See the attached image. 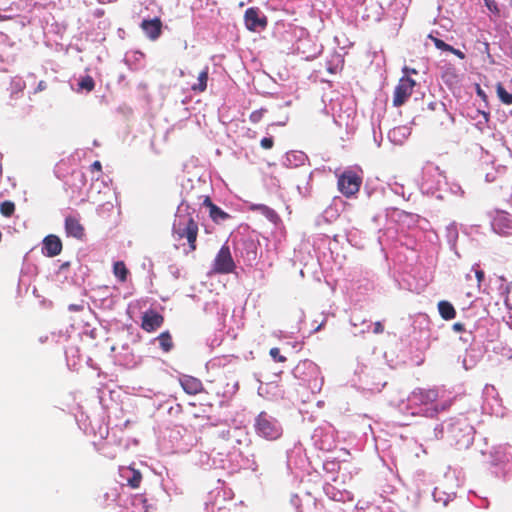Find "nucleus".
<instances>
[{
  "instance_id": "1",
  "label": "nucleus",
  "mask_w": 512,
  "mask_h": 512,
  "mask_svg": "<svg viewBox=\"0 0 512 512\" xmlns=\"http://www.w3.org/2000/svg\"><path fill=\"white\" fill-rule=\"evenodd\" d=\"M198 223L194 220L189 207L178 209L172 226V233L176 240L186 239L189 251L193 252L197 248Z\"/></svg>"
},
{
  "instance_id": "2",
  "label": "nucleus",
  "mask_w": 512,
  "mask_h": 512,
  "mask_svg": "<svg viewBox=\"0 0 512 512\" xmlns=\"http://www.w3.org/2000/svg\"><path fill=\"white\" fill-rule=\"evenodd\" d=\"M254 428L258 436L269 441L279 439L283 432L279 422L264 411L256 417Z\"/></svg>"
},
{
  "instance_id": "3",
  "label": "nucleus",
  "mask_w": 512,
  "mask_h": 512,
  "mask_svg": "<svg viewBox=\"0 0 512 512\" xmlns=\"http://www.w3.org/2000/svg\"><path fill=\"white\" fill-rule=\"evenodd\" d=\"M362 184V178L352 170L344 171L338 178V189L346 197L358 193Z\"/></svg>"
},
{
  "instance_id": "4",
  "label": "nucleus",
  "mask_w": 512,
  "mask_h": 512,
  "mask_svg": "<svg viewBox=\"0 0 512 512\" xmlns=\"http://www.w3.org/2000/svg\"><path fill=\"white\" fill-rule=\"evenodd\" d=\"M236 268L230 248L228 245H223L218 251L214 262L213 271L217 274H230Z\"/></svg>"
},
{
  "instance_id": "5",
  "label": "nucleus",
  "mask_w": 512,
  "mask_h": 512,
  "mask_svg": "<svg viewBox=\"0 0 512 512\" xmlns=\"http://www.w3.org/2000/svg\"><path fill=\"white\" fill-rule=\"evenodd\" d=\"M415 85V80L408 76L400 78L394 89L393 106L401 107L404 105L412 95Z\"/></svg>"
},
{
  "instance_id": "6",
  "label": "nucleus",
  "mask_w": 512,
  "mask_h": 512,
  "mask_svg": "<svg viewBox=\"0 0 512 512\" xmlns=\"http://www.w3.org/2000/svg\"><path fill=\"white\" fill-rule=\"evenodd\" d=\"M164 317L153 309L143 313L141 328L146 332H153L162 326Z\"/></svg>"
},
{
  "instance_id": "7",
  "label": "nucleus",
  "mask_w": 512,
  "mask_h": 512,
  "mask_svg": "<svg viewBox=\"0 0 512 512\" xmlns=\"http://www.w3.org/2000/svg\"><path fill=\"white\" fill-rule=\"evenodd\" d=\"M437 389L417 388L411 394V401L417 405L427 406L433 404L438 399Z\"/></svg>"
},
{
  "instance_id": "8",
  "label": "nucleus",
  "mask_w": 512,
  "mask_h": 512,
  "mask_svg": "<svg viewBox=\"0 0 512 512\" xmlns=\"http://www.w3.org/2000/svg\"><path fill=\"white\" fill-rule=\"evenodd\" d=\"M162 26L163 24L159 17H155L154 19L150 20L145 19L140 24V27L143 30L144 34L151 41H156L161 36Z\"/></svg>"
},
{
  "instance_id": "9",
  "label": "nucleus",
  "mask_w": 512,
  "mask_h": 512,
  "mask_svg": "<svg viewBox=\"0 0 512 512\" xmlns=\"http://www.w3.org/2000/svg\"><path fill=\"white\" fill-rule=\"evenodd\" d=\"M65 232L67 236L82 240L85 237V228L80 223L79 218L75 216H67L65 218Z\"/></svg>"
},
{
  "instance_id": "10",
  "label": "nucleus",
  "mask_w": 512,
  "mask_h": 512,
  "mask_svg": "<svg viewBox=\"0 0 512 512\" xmlns=\"http://www.w3.org/2000/svg\"><path fill=\"white\" fill-rule=\"evenodd\" d=\"M245 24L251 31H256L258 28H265L267 25L266 17H260L258 9L248 8L245 12Z\"/></svg>"
},
{
  "instance_id": "11",
  "label": "nucleus",
  "mask_w": 512,
  "mask_h": 512,
  "mask_svg": "<svg viewBox=\"0 0 512 512\" xmlns=\"http://www.w3.org/2000/svg\"><path fill=\"white\" fill-rule=\"evenodd\" d=\"M179 381L183 390L189 395H196L203 391V384L198 378L183 375Z\"/></svg>"
},
{
  "instance_id": "12",
  "label": "nucleus",
  "mask_w": 512,
  "mask_h": 512,
  "mask_svg": "<svg viewBox=\"0 0 512 512\" xmlns=\"http://www.w3.org/2000/svg\"><path fill=\"white\" fill-rule=\"evenodd\" d=\"M43 250L48 257H55L62 251V242L56 235H48L43 240Z\"/></svg>"
},
{
  "instance_id": "13",
  "label": "nucleus",
  "mask_w": 512,
  "mask_h": 512,
  "mask_svg": "<svg viewBox=\"0 0 512 512\" xmlns=\"http://www.w3.org/2000/svg\"><path fill=\"white\" fill-rule=\"evenodd\" d=\"M203 205L209 209V216L215 223H219L230 218V215L215 205L209 196L205 197Z\"/></svg>"
},
{
  "instance_id": "14",
  "label": "nucleus",
  "mask_w": 512,
  "mask_h": 512,
  "mask_svg": "<svg viewBox=\"0 0 512 512\" xmlns=\"http://www.w3.org/2000/svg\"><path fill=\"white\" fill-rule=\"evenodd\" d=\"M209 75V67L206 66L198 75L197 83L191 86V90L197 93H202L207 89Z\"/></svg>"
},
{
  "instance_id": "15",
  "label": "nucleus",
  "mask_w": 512,
  "mask_h": 512,
  "mask_svg": "<svg viewBox=\"0 0 512 512\" xmlns=\"http://www.w3.org/2000/svg\"><path fill=\"white\" fill-rule=\"evenodd\" d=\"M438 311L444 320H452L456 316V310L453 305L445 300L438 303Z\"/></svg>"
},
{
  "instance_id": "16",
  "label": "nucleus",
  "mask_w": 512,
  "mask_h": 512,
  "mask_svg": "<svg viewBox=\"0 0 512 512\" xmlns=\"http://www.w3.org/2000/svg\"><path fill=\"white\" fill-rule=\"evenodd\" d=\"M250 209L252 211H259L262 215H264L271 222H276L279 219L278 214L272 208L268 207L264 204H253Z\"/></svg>"
},
{
  "instance_id": "17",
  "label": "nucleus",
  "mask_w": 512,
  "mask_h": 512,
  "mask_svg": "<svg viewBox=\"0 0 512 512\" xmlns=\"http://www.w3.org/2000/svg\"><path fill=\"white\" fill-rule=\"evenodd\" d=\"M453 401L451 399L445 400L440 404H436L431 408L425 410V416L435 418L440 412L447 411L452 406Z\"/></svg>"
},
{
  "instance_id": "18",
  "label": "nucleus",
  "mask_w": 512,
  "mask_h": 512,
  "mask_svg": "<svg viewBox=\"0 0 512 512\" xmlns=\"http://www.w3.org/2000/svg\"><path fill=\"white\" fill-rule=\"evenodd\" d=\"M113 274L120 282H126L129 270L123 261H116L113 264Z\"/></svg>"
},
{
  "instance_id": "19",
  "label": "nucleus",
  "mask_w": 512,
  "mask_h": 512,
  "mask_svg": "<svg viewBox=\"0 0 512 512\" xmlns=\"http://www.w3.org/2000/svg\"><path fill=\"white\" fill-rule=\"evenodd\" d=\"M158 341L161 349L164 352H169L173 348V340L169 332H162L158 336Z\"/></svg>"
},
{
  "instance_id": "20",
  "label": "nucleus",
  "mask_w": 512,
  "mask_h": 512,
  "mask_svg": "<svg viewBox=\"0 0 512 512\" xmlns=\"http://www.w3.org/2000/svg\"><path fill=\"white\" fill-rule=\"evenodd\" d=\"M496 92L502 103L507 105L512 104V93L507 92L501 83L496 85Z\"/></svg>"
},
{
  "instance_id": "21",
  "label": "nucleus",
  "mask_w": 512,
  "mask_h": 512,
  "mask_svg": "<svg viewBox=\"0 0 512 512\" xmlns=\"http://www.w3.org/2000/svg\"><path fill=\"white\" fill-rule=\"evenodd\" d=\"M129 470L131 471L132 476L127 480L128 485L133 489H137L142 481V474L139 470L131 467L129 468Z\"/></svg>"
},
{
  "instance_id": "22",
  "label": "nucleus",
  "mask_w": 512,
  "mask_h": 512,
  "mask_svg": "<svg viewBox=\"0 0 512 512\" xmlns=\"http://www.w3.org/2000/svg\"><path fill=\"white\" fill-rule=\"evenodd\" d=\"M15 212V204L12 201H4L0 204V213L5 217H11Z\"/></svg>"
},
{
  "instance_id": "23",
  "label": "nucleus",
  "mask_w": 512,
  "mask_h": 512,
  "mask_svg": "<svg viewBox=\"0 0 512 512\" xmlns=\"http://www.w3.org/2000/svg\"><path fill=\"white\" fill-rule=\"evenodd\" d=\"M79 87L88 92L92 91L95 87L94 79L89 75L83 77L79 82Z\"/></svg>"
},
{
  "instance_id": "24",
  "label": "nucleus",
  "mask_w": 512,
  "mask_h": 512,
  "mask_svg": "<svg viewBox=\"0 0 512 512\" xmlns=\"http://www.w3.org/2000/svg\"><path fill=\"white\" fill-rule=\"evenodd\" d=\"M429 38L433 41L436 48H438L442 51H447V52H448V50H451V45L445 43L443 40H441L437 37H433L432 35H429Z\"/></svg>"
},
{
  "instance_id": "25",
  "label": "nucleus",
  "mask_w": 512,
  "mask_h": 512,
  "mask_svg": "<svg viewBox=\"0 0 512 512\" xmlns=\"http://www.w3.org/2000/svg\"><path fill=\"white\" fill-rule=\"evenodd\" d=\"M266 109L264 108H261L259 110H255L253 111L250 116H249V120L252 122V123H258L262 120L264 114L266 113Z\"/></svg>"
},
{
  "instance_id": "26",
  "label": "nucleus",
  "mask_w": 512,
  "mask_h": 512,
  "mask_svg": "<svg viewBox=\"0 0 512 512\" xmlns=\"http://www.w3.org/2000/svg\"><path fill=\"white\" fill-rule=\"evenodd\" d=\"M269 354L276 362L284 363L287 360L285 356L280 354V350L277 347L271 348Z\"/></svg>"
},
{
  "instance_id": "27",
  "label": "nucleus",
  "mask_w": 512,
  "mask_h": 512,
  "mask_svg": "<svg viewBox=\"0 0 512 512\" xmlns=\"http://www.w3.org/2000/svg\"><path fill=\"white\" fill-rule=\"evenodd\" d=\"M260 145L263 149H271L274 145V140L272 137H264L261 141H260Z\"/></svg>"
},
{
  "instance_id": "28",
  "label": "nucleus",
  "mask_w": 512,
  "mask_h": 512,
  "mask_svg": "<svg viewBox=\"0 0 512 512\" xmlns=\"http://www.w3.org/2000/svg\"><path fill=\"white\" fill-rule=\"evenodd\" d=\"M90 170L92 172H101L102 171V164L100 161H94L91 166H90Z\"/></svg>"
},
{
  "instance_id": "29",
  "label": "nucleus",
  "mask_w": 512,
  "mask_h": 512,
  "mask_svg": "<svg viewBox=\"0 0 512 512\" xmlns=\"http://www.w3.org/2000/svg\"><path fill=\"white\" fill-rule=\"evenodd\" d=\"M383 331H384V326L382 325V323L380 321L375 322L373 332L375 334H381V333H383Z\"/></svg>"
},
{
  "instance_id": "30",
  "label": "nucleus",
  "mask_w": 512,
  "mask_h": 512,
  "mask_svg": "<svg viewBox=\"0 0 512 512\" xmlns=\"http://www.w3.org/2000/svg\"><path fill=\"white\" fill-rule=\"evenodd\" d=\"M448 52L454 54L455 56H457L460 59H465V54L461 50L456 49L452 46H451V50H448Z\"/></svg>"
},
{
  "instance_id": "31",
  "label": "nucleus",
  "mask_w": 512,
  "mask_h": 512,
  "mask_svg": "<svg viewBox=\"0 0 512 512\" xmlns=\"http://www.w3.org/2000/svg\"><path fill=\"white\" fill-rule=\"evenodd\" d=\"M475 276L477 278L478 286H480L482 281L484 280V276H485L484 271L480 270V269H477L475 271Z\"/></svg>"
},
{
  "instance_id": "32",
  "label": "nucleus",
  "mask_w": 512,
  "mask_h": 512,
  "mask_svg": "<svg viewBox=\"0 0 512 512\" xmlns=\"http://www.w3.org/2000/svg\"><path fill=\"white\" fill-rule=\"evenodd\" d=\"M452 328L455 332H464L465 331V325L460 322L454 323Z\"/></svg>"
},
{
  "instance_id": "33",
  "label": "nucleus",
  "mask_w": 512,
  "mask_h": 512,
  "mask_svg": "<svg viewBox=\"0 0 512 512\" xmlns=\"http://www.w3.org/2000/svg\"><path fill=\"white\" fill-rule=\"evenodd\" d=\"M47 88V83L43 80H41L38 85H37V88H36V91H43Z\"/></svg>"
},
{
  "instance_id": "34",
  "label": "nucleus",
  "mask_w": 512,
  "mask_h": 512,
  "mask_svg": "<svg viewBox=\"0 0 512 512\" xmlns=\"http://www.w3.org/2000/svg\"><path fill=\"white\" fill-rule=\"evenodd\" d=\"M486 5L489 10L493 11V9H497L496 4L494 2L490 3L488 0H486Z\"/></svg>"
},
{
  "instance_id": "35",
  "label": "nucleus",
  "mask_w": 512,
  "mask_h": 512,
  "mask_svg": "<svg viewBox=\"0 0 512 512\" xmlns=\"http://www.w3.org/2000/svg\"><path fill=\"white\" fill-rule=\"evenodd\" d=\"M78 309H79V308H78L76 305H71V306H70V310H74V311H76V310H78Z\"/></svg>"
},
{
  "instance_id": "36",
  "label": "nucleus",
  "mask_w": 512,
  "mask_h": 512,
  "mask_svg": "<svg viewBox=\"0 0 512 512\" xmlns=\"http://www.w3.org/2000/svg\"><path fill=\"white\" fill-rule=\"evenodd\" d=\"M321 327H322V324H320L319 326H317V327L314 329V331H315V332L319 331V330L321 329Z\"/></svg>"
},
{
  "instance_id": "37",
  "label": "nucleus",
  "mask_w": 512,
  "mask_h": 512,
  "mask_svg": "<svg viewBox=\"0 0 512 512\" xmlns=\"http://www.w3.org/2000/svg\"><path fill=\"white\" fill-rule=\"evenodd\" d=\"M510 114H511V116H512V110H511Z\"/></svg>"
}]
</instances>
